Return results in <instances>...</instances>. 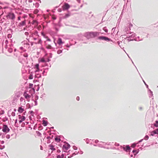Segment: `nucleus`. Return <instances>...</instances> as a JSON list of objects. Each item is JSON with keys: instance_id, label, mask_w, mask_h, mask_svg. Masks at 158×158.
I'll list each match as a JSON object with an SVG mask.
<instances>
[{"instance_id": "53", "label": "nucleus", "mask_w": 158, "mask_h": 158, "mask_svg": "<svg viewBox=\"0 0 158 158\" xmlns=\"http://www.w3.org/2000/svg\"><path fill=\"white\" fill-rule=\"evenodd\" d=\"M8 120V118L7 117H6L4 118L3 119V122H5Z\"/></svg>"}, {"instance_id": "13", "label": "nucleus", "mask_w": 158, "mask_h": 158, "mask_svg": "<svg viewBox=\"0 0 158 158\" xmlns=\"http://www.w3.org/2000/svg\"><path fill=\"white\" fill-rule=\"evenodd\" d=\"M104 142H100V143L97 144V146L100 148H105V147L104 146Z\"/></svg>"}, {"instance_id": "36", "label": "nucleus", "mask_w": 158, "mask_h": 158, "mask_svg": "<svg viewBox=\"0 0 158 158\" xmlns=\"http://www.w3.org/2000/svg\"><path fill=\"white\" fill-rule=\"evenodd\" d=\"M33 104L32 103V106H31V105H30V104L29 103H27V106H28V108H30V109H31V107L32 106H33Z\"/></svg>"}, {"instance_id": "27", "label": "nucleus", "mask_w": 158, "mask_h": 158, "mask_svg": "<svg viewBox=\"0 0 158 158\" xmlns=\"http://www.w3.org/2000/svg\"><path fill=\"white\" fill-rule=\"evenodd\" d=\"M54 27L55 30H56V31H59V29L58 28H57L56 26H57V24L54 23Z\"/></svg>"}, {"instance_id": "56", "label": "nucleus", "mask_w": 158, "mask_h": 158, "mask_svg": "<svg viewBox=\"0 0 158 158\" xmlns=\"http://www.w3.org/2000/svg\"><path fill=\"white\" fill-rule=\"evenodd\" d=\"M73 148L74 150H77V147L75 145L73 146Z\"/></svg>"}, {"instance_id": "52", "label": "nucleus", "mask_w": 158, "mask_h": 158, "mask_svg": "<svg viewBox=\"0 0 158 158\" xmlns=\"http://www.w3.org/2000/svg\"><path fill=\"white\" fill-rule=\"evenodd\" d=\"M39 3L36 2L35 3V6L36 7L38 8L39 7Z\"/></svg>"}, {"instance_id": "57", "label": "nucleus", "mask_w": 158, "mask_h": 158, "mask_svg": "<svg viewBox=\"0 0 158 158\" xmlns=\"http://www.w3.org/2000/svg\"><path fill=\"white\" fill-rule=\"evenodd\" d=\"M20 101L21 102H23V100L25 101V100H24V98L23 97H22L20 98Z\"/></svg>"}, {"instance_id": "34", "label": "nucleus", "mask_w": 158, "mask_h": 158, "mask_svg": "<svg viewBox=\"0 0 158 158\" xmlns=\"http://www.w3.org/2000/svg\"><path fill=\"white\" fill-rule=\"evenodd\" d=\"M39 64H36L34 65V68L36 69L39 68Z\"/></svg>"}, {"instance_id": "44", "label": "nucleus", "mask_w": 158, "mask_h": 158, "mask_svg": "<svg viewBox=\"0 0 158 158\" xmlns=\"http://www.w3.org/2000/svg\"><path fill=\"white\" fill-rule=\"evenodd\" d=\"M39 12V10L37 9H36L34 11V13L35 14H37Z\"/></svg>"}, {"instance_id": "28", "label": "nucleus", "mask_w": 158, "mask_h": 158, "mask_svg": "<svg viewBox=\"0 0 158 158\" xmlns=\"http://www.w3.org/2000/svg\"><path fill=\"white\" fill-rule=\"evenodd\" d=\"M135 34H133L131 35H130L129 36L127 37V38H134L135 37Z\"/></svg>"}, {"instance_id": "12", "label": "nucleus", "mask_w": 158, "mask_h": 158, "mask_svg": "<svg viewBox=\"0 0 158 158\" xmlns=\"http://www.w3.org/2000/svg\"><path fill=\"white\" fill-rule=\"evenodd\" d=\"M33 84L32 83H29V88H32L31 90H30V91L31 90H32L33 92V94H34L35 93V89H34V88H32V87L33 86Z\"/></svg>"}, {"instance_id": "23", "label": "nucleus", "mask_w": 158, "mask_h": 158, "mask_svg": "<svg viewBox=\"0 0 158 158\" xmlns=\"http://www.w3.org/2000/svg\"><path fill=\"white\" fill-rule=\"evenodd\" d=\"M42 122H43L42 124L44 126H46L48 125V122L47 121L43 120Z\"/></svg>"}, {"instance_id": "5", "label": "nucleus", "mask_w": 158, "mask_h": 158, "mask_svg": "<svg viewBox=\"0 0 158 158\" xmlns=\"http://www.w3.org/2000/svg\"><path fill=\"white\" fill-rule=\"evenodd\" d=\"M120 148L121 149H123L125 151L128 152L130 151L131 149V148L130 146L129 145H126L125 146L123 147L122 146H120Z\"/></svg>"}, {"instance_id": "25", "label": "nucleus", "mask_w": 158, "mask_h": 158, "mask_svg": "<svg viewBox=\"0 0 158 158\" xmlns=\"http://www.w3.org/2000/svg\"><path fill=\"white\" fill-rule=\"evenodd\" d=\"M153 125L156 127H158V120H156L155 121V123H154Z\"/></svg>"}, {"instance_id": "46", "label": "nucleus", "mask_w": 158, "mask_h": 158, "mask_svg": "<svg viewBox=\"0 0 158 158\" xmlns=\"http://www.w3.org/2000/svg\"><path fill=\"white\" fill-rule=\"evenodd\" d=\"M5 148V146L4 145H0V149L2 150Z\"/></svg>"}, {"instance_id": "15", "label": "nucleus", "mask_w": 158, "mask_h": 158, "mask_svg": "<svg viewBox=\"0 0 158 158\" xmlns=\"http://www.w3.org/2000/svg\"><path fill=\"white\" fill-rule=\"evenodd\" d=\"M13 46V45L11 44L10 46V47L8 48L7 51H8L10 53H11L13 51V48H12Z\"/></svg>"}, {"instance_id": "24", "label": "nucleus", "mask_w": 158, "mask_h": 158, "mask_svg": "<svg viewBox=\"0 0 158 158\" xmlns=\"http://www.w3.org/2000/svg\"><path fill=\"white\" fill-rule=\"evenodd\" d=\"M19 119H21V120H23V121L25 120L26 119V118L25 116H21L20 115H19Z\"/></svg>"}, {"instance_id": "37", "label": "nucleus", "mask_w": 158, "mask_h": 158, "mask_svg": "<svg viewBox=\"0 0 158 158\" xmlns=\"http://www.w3.org/2000/svg\"><path fill=\"white\" fill-rule=\"evenodd\" d=\"M54 137V136L53 135H52L51 136H48L46 138L47 139H52Z\"/></svg>"}, {"instance_id": "39", "label": "nucleus", "mask_w": 158, "mask_h": 158, "mask_svg": "<svg viewBox=\"0 0 158 158\" xmlns=\"http://www.w3.org/2000/svg\"><path fill=\"white\" fill-rule=\"evenodd\" d=\"M38 23V22H37V21H36V20H33V21H32V22H31V24H32V25H34V24L35 23Z\"/></svg>"}, {"instance_id": "49", "label": "nucleus", "mask_w": 158, "mask_h": 158, "mask_svg": "<svg viewBox=\"0 0 158 158\" xmlns=\"http://www.w3.org/2000/svg\"><path fill=\"white\" fill-rule=\"evenodd\" d=\"M79 153V152H75L73 153L72 155L73 156L76 155L78 154Z\"/></svg>"}, {"instance_id": "3", "label": "nucleus", "mask_w": 158, "mask_h": 158, "mask_svg": "<svg viewBox=\"0 0 158 158\" xmlns=\"http://www.w3.org/2000/svg\"><path fill=\"white\" fill-rule=\"evenodd\" d=\"M10 131V129L8 127L6 124H3V127L2 128V131L4 133H7L9 132Z\"/></svg>"}, {"instance_id": "1", "label": "nucleus", "mask_w": 158, "mask_h": 158, "mask_svg": "<svg viewBox=\"0 0 158 158\" xmlns=\"http://www.w3.org/2000/svg\"><path fill=\"white\" fill-rule=\"evenodd\" d=\"M64 143L66 144H63L62 147V149L63 152H67V151L70 148V145L66 142H64Z\"/></svg>"}, {"instance_id": "10", "label": "nucleus", "mask_w": 158, "mask_h": 158, "mask_svg": "<svg viewBox=\"0 0 158 158\" xmlns=\"http://www.w3.org/2000/svg\"><path fill=\"white\" fill-rule=\"evenodd\" d=\"M26 25V20H24L23 21H21V22L19 23L18 24V26L19 27H22L23 26H24Z\"/></svg>"}, {"instance_id": "38", "label": "nucleus", "mask_w": 158, "mask_h": 158, "mask_svg": "<svg viewBox=\"0 0 158 158\" xmlns=\"http://www.w3.org/2000/svg\"><path fill=\"white\" fill-rule=\"evenodd\" d=\"M29 113H30L32 116H34V112L32 110L30 111Z\"/></svg>"}, {"instance_id": "35", "label": "nucleus", "mask_w": 158, "mask_h": 158, "mask_svg": "<svg viewBox=\"0 0 158 158\" xmlns=\"http://www.w3.org/2000/svg\"><path fill=\"white\" fill-rule=\"evenodd\" d=\"M54 146L52 144H50L49 145V147L50 148V149H51V150L53 148H54Z\"/></svg>"}, {"instance_id": "61", "label": "nucleus", "mask_w": 158, "mask_h": 158, "mask_svg": "<svg viewBox=\"0 0 158 158\" xmlns=\"http://www.w3.org/2000/svg\"><path fill=\"white\" fill-rule=\"evenodd\" d=\"M39 98V96L38 95H36L35 97V100H37Z\"/></svg>"}, {"instance_id": "51", "label": "nucleus", "mask_w": 158, "mask_h": 158, "mask_svg": "<svg viewBox=\"0 0 158 158\" xmlns=\"http://www.w3.org/2000/svg\"><path fill=\"white\" fill-rule=\"evenodd\" d=\"M40 70L39 68L36 69V70L35 71V73H37V72H39L40 71Z\"/></svg>"}, {"instance_id": "19", "label": "nucleus", "mask_w": 158, "mask_h": 158, "mask_svg": "<svg viewBox=\"0 0 158 158\" xmlns=\"http://www.w3.org/2000/svg\"><path fill=\"white\" fill-rule=\"evenodd\" d=\"M65 155V154L64 153L62 152V154L61 156L60 155H57L56 157V158H64Z\"/></svg>"}, {"instance_id": "30", "label": "nucleus", "mask_w": 158, "mask_h": 158, "mask_svg": "<svg viewBox=\"0 0 158 158\" xmlns=\"http://www.w3.org/2000/svg\"><path fill=\"white\" fill-rule=\"evenodd\" d=\"M36 133L37 134V135L39 136H41L42 135L41 133L38 131H36Z\"/></svg>"}, {"instance_id": "26", "label": "nucleus", "mask_w": 158, "mask_h": 158, "mask_svg": "<svg viewBox=\"0 0 158 158\" xmlns=\"http://www.w3.org/2000/svg\"><path fill=\"white\" fill-rule=\"evenodd\" d=\"M137 144V143H134L131 144V147L133 148H135Z\"/></svg>"}, {"instance_id": "14", "label": "nucleus", "mask_w": 158, "mask_h": 158, "mask_svg": "<svg viewBox=\"0 0 158 158\" xmlns=\"http://www.w3.org/2000/svg\"><path fill=\"white\" fill-rule=\"evenodd\" d=\"M64 43L62 41V39L60 38H59L57 40V43L59 45H61Z\"/></svg>"}, {"instance_id": "40", "label": "nucleus", "mask_w": 158, "mask_h": 158, "mask_svg": "<svg viewBox=\"0 0 158 158\" xmlns=\"http://www.w3.org/2000/svg\"><path fill=\"white\" fill-rule=\"evenodd\" d=\"M149 97L150 98L152 97L153 96V92H151L150 93H148Z\"/></svg>"}, {"instance_id": "17", "label": "nucleus", "mask_w": 158, "mask_h": 158, "mask_svg": "<svg viewBox=\"0 0 158 158\" xmlns=\"http://www.w3.org/2000/svg\"><path fill=\"white\" fill-rule=\"evenodd\" d=\"M68 13H67L63 17V19L67 18L70 16L71 13L69 11V10H68Z\"/></svg>"}, {"instance_id": "21", "label": "nucleus", "mask_w": 158, "mask_h": 158, "mask_svg": "<svg viewBox=\"0 0 158 158\" xmlns=\"http://www.w3.org/2000/svg\"><path fill=\"white\" fill-rule=\"evenodd\" d=\"M18 110L19 113L21 114L24 111V109L21 106H20L19 107Z\"/></svg>"}, {"instance_id": "18", "label": "nucleus", "mask_w": 158, "mask_h": 158, "mask_svg": "<svg viewBox=\"0 0 158 158\" xmlns=\"http://www.w3.org/2000/svg\"><path fill=\"white\" fill-rule=\"evenodd\" d=\"M39 62L45 63L46 62V60L44 58H41L39 59Z\"/></svg>"}, {"instance_id": "31", "label": "nucleus", "mask_w": 158, "mask_h": 158, "mask_svg": "<svg viewBox=\"0 0 158 158\" xmlns=\"http://www.w3.org/2000/svg\"><path fill=\"white\" fill-rule=\"evenodd\" d=\"M139 36H138L137 38H136L134 40L136 41H141L143 40V39H139Z\"/></svg>"}, {"instance_id": "60", "label": "nucleus", "mask_w": 158, "mask_h": 158, "mask_svg": "<svg viewBox=\"0 0 158 158\" xmlns=\"http://www.w3.org/2000/svg\"><path fill=\"white\" fill-rule=\"evenodd\" d=\"M10 135H7L6 136V138L7 139H9L10 138Z\"/></svg>"}, {"instance_id": "2", "label": "nucleus", "mask_w": 158, "mask_h": 158, "mask_svg": "<svg viewBox=\"0 0 158 158\" xmlns=\"http://www.w3.org/2000/svg\"><path fill=\"white\" fill-rule=\"evenodd\" d=\"M98 39L100 40H105L107 42H113V40L107 37L104 36H98Z\"/></svg>"}, {"instance_id": "55", "label": "nucleus", "mask_w": 158, "mask_h": 158, "mask_svg": "<svg viewBox=\"0 0 158 158\" xmlns=\"http://www.w3.org/2000/svg\"><path fill=\"white\" fill-rule=\"evenodd\" d=\"M134 40H133V39H131L130 38H128V39H127V40L128 41V42H130V41H133Z\"/></svg>"}, {"instance_id": "54", "label": "nucleus", "mask_w": 158, "mask_h": 158, "mask_svg": "<svg viewBox=\"0 0 158 158\" xmlns=\"http://www.w3.org/2000/svg\"><path fill=\"white\" fill-rule=\"evenodd\" d=\"M23 56L25 57H27L28 56V54L27 53H25V54H23Z\"/></svg>"}, {"instance_id": "9", "label": "nucleus", "mask_w": 158, "mask_h": 158, "mask_svg": "<svg viewBox=\"0 0 158 158\" xmlns=\"http://www.w3.org/2000/svg\"><path fill=\"white\" fill-rule=\"evenodd\" d=\"M150 135L151 136H154L155 134L158 135V128L150 132Z\"/></svg>"}, {"instance_id": "6", "label": "nucleus", "mask_w": 158, "mask_h": 158, "mask_svg": "<svg viewBox=\"0 0 158 158\" xmlns=\"http://www.w3.org/2000/svg\"><path fill=\"white\" fill-rule=\"evenodd\" d=\"M101 33L97 31H91V38H94L100 35Z\"/></svg>"}, {"instance_id": "20", "label": "nucleus", "mask_w": 158, "mask_h": 158, "mask_svg": "<svg viewBox=\"0 0 158 158\" xmlns=\"http://www.w3.org/2000/svg\"><path fill=\"white\" fill-rule=\"evenodd\" d=\"M54 139L55 141L57 143H60V141H61V139H60V138H59L58 137H57V135L55 137Z\"/></svg>"}, {"instance_id": "59", "label": "nucleus", "mask_w": 158, "mask_h": 158, "mask_svg": "<svg viewBox=\"0 0 158 158\" xmlns=\"http://www.w3.org/2000/svg\"><path fill=\"white\" fill-rule=\"evenodd\" d=\"M114 145L116 146H119V144L118 143L115 142L114 144Z\"/></svg>"}, {"instance_id": "64", "label": "nucleus", "mask_w": 158, "mask_h": 158, "mask_svg": "<svg viewBox=\"0 0 158 158\" xmlns=\"http://www.w3.org/2000/svg\"><path fill=\"white\" fill-rule=\"evenodd\" d=\"M52 53H49V58H52Z\"/></svg>"}, {"instance_id": "43", "label": "nucleus", "mask_w": 158, "mask_h": 158, "mask_svg": "<svg viewBox=\"0 0 158 158\" xmlns=\"http://www.w3.org/2000/svg\"><path fill=\"white\" fill-rule=\"evenodd\" d=\"M125 31L126 32L127 34H130L131 33V32L129 31L128 28H127V29H126V31Z\"/></svg>"}, {"instance_id": "48", "label": "nucleus", "mask_w": 158, "mask_h": 158, "mask_svg": "<svg viewBox=\"0 0 158 158\" xmlns=\"http://www.w3.org/2000/svg\"><path fill=\"white\" fill-rule=\"evenodd\" d=\"M33 78V76L32 74H31L29 77V79H32Z\"/></svg>"}, {"instance_id": "4", "label": "nucleus", "mask_w": 158, "mask_h": 158, "mask_svg": "<svg viewBox=\"0 0 158 158\" xmlns=\"http://www.w3.org/2000/svg\"><path fill=\"white\" fill-rule=\"evenodd\" d=\"M70 7V6L68 3L64 2L62 6V10L64 11L67 10L68 11Z\"/></svg>"}, {"instance_id": "58", "label": "nucleus", "mask_w": 158, "mask_h": 158, "mask_svg": "<svg viewBox=\"0 0 158 158\" xmlns=\"http://www.w3.org/2000/svg\"><path fill=\"white\" fill-rule=\"evenodd\" d=\"M26 123H22L21 124V127H24L25 126Z\"/></svg>"}, {"instance_id": "45", "label": "nucleus", "mask_w": 158, "mask_h": 158, "mask_svg": "<svg viewBox=\"0 0 158 158\" xmlns=\"http://www.w3.org/2000/svg\"><path fill=\"white\" fill-rule=\"evenodd\" d=\"M139 75H140V76H141V75H140V74L139 73ZM141 77L142 78V79H143V78H142V77ZM142 80H143V82H144V84H145V85H146V87H147V88H148V85L147 84H146V82H145V81L143 80V79H142Z\"/></svg>"}, {"instance_id": "22", "label": "nucleus", "mask_w": 158, "mask_h": 158, "mask_svg": "<svg viewBox=\"0 0 158 158\" xmlns=\"http://www.w3.org/2000/svg\"><path fill=\"white\" fill-rule=\"evenodd\" d=\"M41 77V74H39L38 73H35V78L38 79L40 78Z\"/></svg>"}, {"instance_id": "62", "label": "nucleus", "mask_w": 158, "mask_h": 158, "mask_svg": "<svg viewBox=\"0 0 158 158\" xmlns=\"http://www.w3.org/2000/svg\"><path fill=\"white\" fill-rule=\"evenodd\" d=\"M15 114L14 112H12L11 113V115L12 116H15Z\"/></svg>"}, {"instance_id": "8", "label": "nucleus", "mask_w": 158, "mask_h": 158, "mask_svg": "<svg viewBox=\"0 0 158 158\" xmlns=\"http://www.w3.org/2000/svg\"><path fill=\"white\" fill-rule=\"evenodd\" d=\"M91 32H85L84 35V36L86 37L87 39H89L90 38H91Z\"/></svg>"}, {"instance_id": "42", "label": "nucleus", "mask_w": 158, "mask_h": 158, "mask_svg": "<svg viewBox=\"0 0 158 158\" xmlns=\"http://www.w3.org/2000/svg\"><path fill=\"white\" fill-rule=\"evenodd\" d=\"M62 50H59L57 51V52L58 54H60V53H61L62 52Z\"/></svg>"}, {"instance_id": "47", "label": "nucleus", "mask_w": 158, "mask_h": 158, "mask_svg": "<svg viewBox=\"0 0 158 158\" xmlns=\"http://www.w3.org/2000/svg\"><path fill=\"white\" fill-rule=\"evenodd\" d=\"M45 66H49L50 67H51V65L50 63L48 64L46 63V62L45 63Z\"/></svg>"}, {"instance_id": "50", "label": "nucleus", "mask_w": 158, "mask_h": 158, "mask_svg": "<svg viewBox=\"0 0 158 158\" xmlns=\"http://www.w3.org/2000/svg\"><path fill=\"white\" fill-rule=\"evenodd\" d=\"M149 138V136L148 135H146L144 137V139L145 140H147Z\"/></svg>"}, {"instance_id": "41", "label": "nucleus", "mask_w": 158, "mask_h": 158, "mask_svg": "<svg viewBox=\"0 0 158 158\" xmlns=\"http://www.w3.org/2000/svg\"><path fill=\"white\" fill-rule=\"evenodd\" d=\"M31 100L32 101H33L34 102H35V106H36L37 105V104H38V103H37V100H34L33 99H31Z\"/></svg>"}, {"instance_id": "7", "label": "nucleus", "mask_w": 158, "mask_h": 158, "mask_svg": "<svg viewBox=\"0 0 158 158\" xmlns=\"http://www.w3.org/2000/svg\"><path fill=\"white\" fill-rule=\"evenodd\" d=\"M7 17L10 19L13 20L15 18V16L14 13H9L7 15Z\"/></svg>"}, {"instance_id": "32", "label": "nucleus", "mask_w": 158, "mask_h": 158, "mask_svg": "<svg viewBox=\"0 0 158 158\" xmlns=\"http://www.w3.org/2000/svg\"><path fill=\"white\" fill-rule=\"evenodd\" d=\"M5 135H6V134H4L3 133H1L0 134V136H1L2 138V139H3V138H5V136H6Z\"/></svg>"}, {"instance_id": "16", "label": "nucleus", "mask_w": 158, "mask_h": 158, "mask_svg": "<svg viewBox=\"0 0 158 158\" xmlns=\"http://www.w3.org/2000/svg\"><path fill=\"white\" fill-rule=\"evenodd\" d=\"M139 149L137 150L134 149L132 151V153L134 154V156H135L139 153Z\"/></svg>"}, {"instance_id": "29", "label": "nucleus", "mask_w": 158, "mask_h": 158, "mask_svg": "<svg viewBox=\"0 0 158 158\" xmlns=\"http://www.w3.org/2000/svg\"><path fill=\"white\" fill-rule=\"evenodd\" d=\"M42 40L40 39H39L37 42H35V44H41L42 43Z\"/></svg>"}, {"instance_id": "63", "label": "nucleus", "mask_w": 158, "mask_h": 158, "mask_svg": "<svg viewBox=\"0 0 158 158\" xmlns=\"http://www.w3.org/2000/svg\"><path fill=\"white\" fill-rule=\"evenodd\" d=\"M114 143L113 142H109L108 143V145H113Z\"/></svg>"}, {"instance_id": "33", "label": "nucleus", "mask_w": 158, "mask_h": 158, "mask_svg": "<svg viewBox=\"0 0 158 158\" xmlns=\"http://www.w3.org/2000/svg\"><path fill=\"white\" fill-rule=\"evenodd\" d=\"M103 30L106 33H107L108 31V30L106 27H104L103 28Z\"/></svg>"}, {"instance_id": "11", "label": "nucleus", "mask_w": 158, "mask_h": 158, "mask_svg": "<svg viewBox=\"0 0 158 158\" xmlns=\"http://www.w3.org/2000/svg\"><path fill=\"white\" fill-rule=\"evenodd\" d=\"M23 95L26 99H30L31 98V96L28 94H27L26 91L23 93Z\"/></svg>"}]
</instances>
